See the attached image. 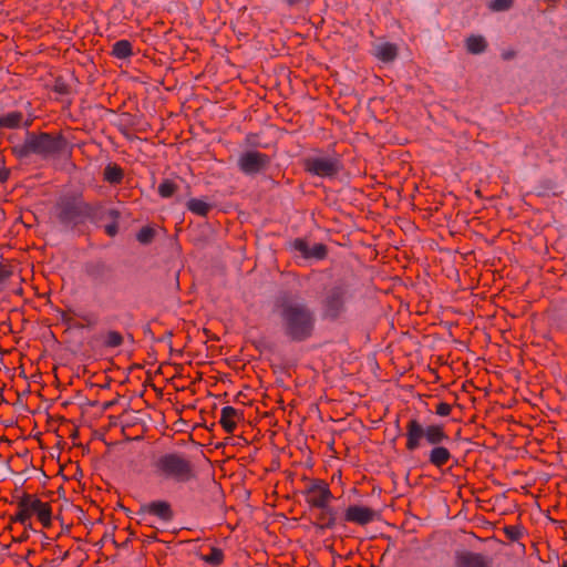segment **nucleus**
Returning <instances> with one entry per match:
<instances>
[{"label":"nucleus","mask_w":567,"mask_h":567,"mask_svg":"<svg viewBox=\"0 0 567 567\" xmlns=\"http://www.w3.org/2000/svg\"><path fill=\"white\" fill-rule=\"evenodd\" d=\"M24 148L27 153L48 156L60 150V140L48 133L31 135L27 138Z\"/></svg>","instance_id":"nucleus-5"},{"label":"nucleus","mask_w":567,"mask_h":567,"mask_svg":"<svg viewBox=\"0 0 567 567\" xmlns=\"http://www.w3.org/2000/svg\"><path fill=\"white\" fill-rule=\"evenodd\" d=\"M455 565L456 567H489V563L483 555L471 551L456 554Z\"/></svg>","instance_id":"nucleus-12"},{"label":"nucleus","mask_w":567,"mask_h":567,"mask_svg":"<svg viewBox=\"0 0 567 567\" xmlns=\"http://www.w3.org/2000/svg\"><path fill=\"white\" fill-rule=\"evenodd\" d=\"M23 115L21 112H9L0 114V127L17 128L22 123Z\"/></svg>","instance_id":"nucleus-15"},{"label":"nucleus","mask_w":567,"mask_h":567,"mask_svg":"<svg viewBox=\"0 0 567 567\" xmlns=\"http://www.w3.org/2000/svg\"><path fill=\"white\" fill-rule=\"evenodd\" d=\"M268 163V156L256 151L246 152L238 159V165L245 174H256L264 169Z\"/></svg>","instance_id":"nucleus-7"},{"label":"nucleus","mask_w":567,"mask_h":567,"mask_svg":"<svg viewBox=\"0 0 567 567\" xmlns=\"http://www.w3.org/2000/svg\"><path fill=\"white\" fill-rule=\"evenodd\" d=\"M327 255V248L323 244H315L310 247L308 258L323 259Z\"/></svg>","instance_id":"nucleus-24"},{"label":"nucleus","mask_w":567,"mask_h":567,"mask_svg":"<svg viewBox=\"0 0 567 567\" xmlns=\"http://www.w3.org/2000/svg\"><path fill=\"white\" fill-rule=\"evenodd\" d=\"M319 522H320L321 527H326V528L332 527L336 523V515H334L333 509L329 506L326 509H322V512L319 516Z\"/></svg>","instance_id":"nucleus-21"},{"label":"nucleus","mask_w":567,"mask_h":567,"mask_svg":"<svg viewBox=\"0 0 567 567\" xmlns=\"http://www.w3.org/2000/svg\"><path fill=\"white\" fill-rule=\"evenodd\" d=\"M512 0H493L489 8L494 11L506 10L511 7Z\"/></svg>","instance_id":"nucleus-27"},{"label":"nucleus","mask_w":567,"mask_h":567,"mask_svg":"<svg viewBox=\"0 0 567 567\" xmlns=\"http://www.w3.org/2000/svg\"><path fill=\"white\" fill-rule=\"evenodd\" d=\"M35 516L43 527H49L52 522V508L47 502L31 494L23 495L17 503V513L13 520L25 528L31 527V518Z\"/></svg>","instance_id":"nucleus-2"},{"label":"nucleus","mask_w":567,"mask_h":567,"mask_svg":"<svg viewBox=\"0 0 567 567\" xmlns=\"http://www.w3.org/2000/svg\"><path fill=\"white\" fill-rule=\"evenodd\" d=\"M398 53V49L392 43H381L379 44L374 50V55L383 61V62H390L395 59Z\"/></svg>","instance_id":"nucleus-14"},{"label":"nucleus","mask_w":567,"mask_h":567,"mask_svg":"<svg viewBox=\"0 0 567 567\" xmlns=\"http://www.w3.org/2000/svg\"><path fill=\"white\" fill-rule=\"evenodd\" d=\"M176 189H177L176 184L172 181L166 179L163 183H161V185L158 186V194L163 198H168V197L173 196V194L176 192Z\"/></svg>","instance_id":"nucleus-22"},{"label":"nucleus","mask_w":567,"mask_h":567,"mask_svg":"<svg viewBox=\"0 0 567 567\" xmlns=\"http://www.w3.org/2000/svg\"><path fill=\"white\" fill-rule=\"evenodd\" d=\"M423 439L434 447L449 440V435L442 424H430L424 427L417 420H410L406 424V450H417Z\"/></svg>","instance_id":"nucleus-4"},{"label":"nucleus","mask_w":567,"mask_h":567,"mask_svg":"<svg viewBox=\"0 0 567 567\" xmlns=\"http://www.w3.org/2000/svg\"><path fill=\"white\" fill-rule=\"evenodd\" d=\"M452 455H451V452L442 446V445H439V446H434L431 451H430V454H429V462L434 465L435 467H443L444 465H446L449 463V461L451 460Z\"/></svg>","instance_id":"nucleus-13"},{"label":"nucleus","mask_w":567,"mask_h":567,"mask_svg":"<svg viewBox=\"0 0 567 567\" xmlns=\"http://www.w3.org/2000/svg\"><path fill=\"white\" fill-rule=\"evenodd\" d=\"M143 514L145 516H155L163 522H168L173 517L171 505L165 501H156L145 505Z\"/></svg>","instance_id":"nucleus-11"},{"label":"nucleus","mask_w":567,"mask_h":567,"mask_svg":"<svg viewBox=\"0 0 567 567\" xmlns=\"http://www.w3.org/2000/svg\"><path fill=\"white\" fill-rule=\"evenodd\" d=\"M306 502L311 506L326 509L332 499L329 485L320 480L311 481L305 491Z\"/></svg>","instance_id":"nucleus-6"},{"label":"nucleus","mask_w":567,"mask_h":567,"mask_svg":"<svg viewBox=\"0 0 567 567\" xmlns=\"http://www.w3.org/2000/svg\"><path fill=\"white\" fill-rule=\"evenodd\" d=\"M187 207L194 214L206 216L210 209V205L206 202L197 198H193L188 202Z\"/></svg>","instance_id":"nucleus-20"},{"label":"nucleus","mask_w":567,"mask_h":567,"mask_svg":"<svg viewBox=\"0 0 567 567\" xmlns=\"http://www.w3.org/2000/svg\"><path fill=\"white\" fill-rule=\"evenodd\" d=\"M467 51L474 54L481 53L486 48V42L483 37L472 35L466 40Z\"/></svg>","instance_id":"nucleus-19"},{"label":"nucleus","mask_w":567,"mask_h":567,"mask_svg":"<svg viewBox=\"0 0 567 567\" xmlns=\"http://www.w3.org/2000/svg\"><path fill=\"white\" fill-rule=\"evenodd\" d=\"M132 52V44L127 40H120L113 44L112 54L117 59H126Z\"/></svg>","instance_id":"nucleus-16"},{"label":"nucleus","mask_w":567,"mask_h":567,"mask_svg":"<svg viewBox=\"0 0 567 567\" xmlns=\"http://www.w3.org/2000/svg\"><path fill=\"white\" fill-rule=\"evenodd\" d=\"M513 55L514 54L512 52H504L503 53V58L506 59V60L511 59Z\"/></svg>","instance_id":"nucleus-32"},{"label":"nucleus","mask_w":567,"mask_h":567,"mask_svg":"<svg viewBox=\"0 0 567 567\" xmlns=\"http://www.w3.org/2000/svg\"><path fill=\"white\" fill-rule=\"evenodd\" d=\"M292 247L300 252V255L305 258H308V252L310 250L309 244L305 239H296L292 243Z\"/></svg>","instance_id":"nucleus-26"},{"label":"nucleus","mask_w":567,"mask_h":567,"mask_svg":"<svg viewBox=\"0 0 567 567\" xmlns=\"http://www.w3.org/2000/svg\"><path fill=\"white\" fill-rule=\"evenodd\" d=\"M343 295L342 292L338 291L336 292L328 301L329 307L331 310H337L339 306L342 303Z\"/></svg>","instance_id":"nucleus-28"},{"label":"nucleus","mask_w":567,"mask_h":567,"mask_svg":"<svg viewBox=\"0 0 567 567\" xmlns=\"http://www.w3.org/2000/svg\"><path fill=\"white\" fill-rule=\"evenodd\" d=\"M306 169L320 177H328L339 171V164L328 157H310L306 159Z\"/></svg>","instance_id":"nucleus-8"},{"label":"nucleus","mask_w":567,"mask_h":567,"mask_svg":"<svg viewBox=\"0 0 567 567\" xmlns=\"http://www.w3.org/2000/svg\"><path fill=\"white\" fill-rule=\"evenodd\" d=\"M243 420V412L234 406H224L220 411L219 424L227 434H233L239 421Z\"/></svg>","instance_id":"nucleus-10"},{"label":"nucleus","mask_w":567,"mask_h":567,"mask_svg":"<svg viewBox=\"0 0 567 567\" xmlns=\"http://www.w3.org/2000/svg\"><path fill=\"white\" fill-rule=\"evenodd\" d=\"M452 411V406L451 404L446 403V402H441L436 405V414L440 415V416H447Z\"/></svg>","instance_id":"nucleus-29"},{"label":"nucleus","mask_w":567,"mask_h":567,"mask_svg":"<svg viewBox=\"0 0 567 567\" xmlns=\"http://www.w3.org/2000/svg\"><path fill=\"white\" fill-rule=\"evenodd\" d=\"M9 276V272L4 269L0 268V280L6 279Z\"/></svg>","instance_id":"nucleus-31"},{"label":"nucleus","mask_w":567,"mask_h":567,"mask_svg":"<svg viewBox=\"0 0 567 567\" xmlns=\"http://www.w3.org/2000/svg\"><path fill=\"white\" fill-rule=\"evenodd\" d=\"M105 230H106L107 235H110V236H114V235H116V233H117V226H116L115 224L107 225V226L105 227Z\"/></svg>","instance_id":"nucleus-30"},{"label":"nucleus","mask_w":567,"mask_h":567,"mask_svg":"<svg viewBox=\"0 0 567 567\" xmlns=\"http://www.w3.org/2000/svg\"><path fill=\"white\" fill-rule=\"evenodd\" d=\"M154 475L161 481L187 483L195 477L192 463L179 453H165L153 463Z\"/></svg>","instance_id":"nucleus-1"},{"label":"nucleus","mask_w":567,"mask_h":567,"mask_svg":"<svg viewBox=\"0 0 567 567\" xmlns=\"http://www.w3.org/2000/svg\"><path fill=\"white\" fill-rule=\"evenodd\" d=\"M200 559L212 566H219L224 561V553L220 548L210 547L208 554H202Z\"/></svg>","instance_id":"nucleus-18"},{"label":"nucleus","mask_w":567,"mask_h":567,"mask_svg":"<svg viewBox=\"0 0 567 567\" xmlns=\"http://www.w3.org/2000/svg\"><path fill=\"white\" fill-rule=\"evenodd\" d=\"M123 342V337L116 331H110L106 333L104 343L107 347L116 348L120 347Z\"/></svg>","instance_id":"nucleus-23"},{"label":"nucleus","mask_w":567,"mask_h":567,"mask_svg":"<svg viewBox=\"0 0 567 567\" xmlns=\"http://www.w3.org/2000/svg\"><path fill=\"white\" fill-rule=\"evenodd\" d=\"M154 229L151 227H144L137 233V240L142 244L150 243L154 237Z\"/></svg>","instance_id":"nucleus-25"},{"label":"nucleus","mask_w":567,"mask_h":567,"mask_svg":"<svg viewBox=\"0 0 567 567\" xmlns=\"http://www.w3.org/2000/svg\"><path fill=\"white\" fill-rule=\"evenodd\" d=\"M104 179L111 184H118L123 179V171L115 164H109L104 169Z\"/></svg>","instance_id":"nucleus-17"},{"label":"nucleus","mask_w":567,"mask_h":567,"mask_svg":"<svg viewBox=\"0 0 567 567\" xmlns=\"http://www.w3.org/2000/svg\"><path fill=\"white\" fill-rule=\"evenodd\" d=\"M286 333L293 340L308 338L313 328L311 313L297 303L286 305L281 312Z\"/></svg>","instance_id":"nucleus-3"},{"label":"nucleus","mask_w":567,"mask_h":567,"mask_svg":"<svg viewBox=\"0 0 567 567\" xmlns=\"http://www.w3.org/2000/svg\"><path fill=\"white\" fill-rule=\"evenodd\" d=\"M377 518V512L368 506L351 505L344 512V520L367 525Z\"/></svg>","instance_id":"nucleus-9"}]
</instances>
